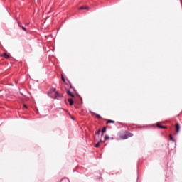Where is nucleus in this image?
I'll list each match as a JSON object with an SVG mask.
<instances>
[{"mask_svg":"<svg viewBox=\"0 0 182 182\" xmlns=\"http://www.w3.org/2000/svg\"><path fill=\"white\" fill-rule=\"evenodd\" d=\"M49 95L53 99H59V97H62L61 94H59L55 88L50 89Z\"/></svg>","mask_w":182,"mask_h":182,"instance_id":"nucleus-1","label":"nucleus"},{"mask_svg":"<svg viewBox=\"0 0 182 182\" xmlns=\"http://www.w3.org/2000/svg\"><path fill=\"white\" fill-rule=\"evenodd\" d=\"M132 136H133L132 133H125V134H121V138L122 139H127Z\"/></svg>","mask_w":182,"mask_h":182,"instance_id":"nucleus-2","label":"nucleus"},{"mask_svg":"<svg viewBox=\"0 0 182 182\" xmlns=\"http://www.w3.org/2000/svg\"><path fill=\"white\" fill-rule=\"evenodd\" d=\"M180 128H181V126H180L179 123H176V133H179V132H180Z\"/></svg>","mask_w":182,"mask_h":182,"instance_id":"nucleus-3","label":"nucleus"},{"mask_svg":"<svg viewBox=\"0 0 182 182\" xmlns=\"http://www.w3.org/2000/svg\"><path fill=\"white\" fill-rule=\"evenodd\" d=\"M156 126H158V128H167V127H163V125L161 124V123H156Z\"/></svg>","mask_w":182,"mask_h":182,"instance_id":"nucleus-4","label":"nucleus"},{"mask_svg":"<svg viewBox=\"0 0 182 182\" xmlns=\"http://www.w3.org/2000/svg\"><path fill=\"white\" fill-rule=\"evenodd\" d=\"M1 56H4V58H10L9 55H8L7 53H3Z\"/></svg>","mask_w":182,"mask_h":182,"instance_id":"nucleus-5","label":"nucleus"},{"mask_svg":"<svg viewBox=\"0 0 182 182\" xmlns=\"http://www.w3.org/2000/svg\"><path fill=\"white\" fill-rule=\"evenodd\" d=\"M68 102H70V105H73V103H74L73 99H68Z\"/></svg>","mask_w":182,"mask_h":182,"instance_id":"nucleus-6","label":"nucleus"},{"mask_svg":"<svg viewBox=\"0 0 182 182\" xmlns=\"http://www.w3.org/2000/svg\"><path fill=\"white\" fill-rule=\"evenodd\" d=\"M67 94L68 95H70L71 97H74L73 94H72V92H70V90H67Z\"/></svg>","mask_w":182,"mask_h":182,"instance_id":"nucleus-7","label":"nucleus"},{"mask_svg":"<svg viewBox=\"0 0 182 182\" xmlns=\"http://www.w3.org/2000/svg\"><path fill=\"white\" fill-rule=\"evenodd\" d=\"M107 123H115L114 119H107Z\"/></svg>","mask_w":182,"mask_h":182,"instance_id":"nucleus-8","label":"nucleus"},{"mask_svg":"<svg viewBox=\"0 0 182 182\" xmlns=\"http://www.w3.org/2000/svg\"><path fill=\"white\" fill-rule=\"evenodd\" d=\"M106 131H107V128L106 127H104L102 129V133H106Z\"/></svg>","mask_w":182,"mask_h":182,"instance_id":"nucleus-9","label":"nucleus"},{"mask_svg":"<svg viewBox=\"0 0 182 182\" xmlns=\"http://www.w3.org/2000/svg\"><path fill=\"white\" fill-rule=\"evenodd\" d=\"M61 182H69L68 178H63V180H61Z\"/></svg>","mask_w":182,"mask_h":182,"instance_id":"nucleus-10","label":"nucleus"},{"mask_svg":"<svg viewBox=\"0 0 182 182\" xmlns=\"http://www.w3.org/2000/svg\"><path fill=\"white\" fill-rule=\"evenodd\" d=\"M169 139H171V141H173V137L172 134H169Z\"/></svg>","mask_w":182,"mask_h":182,"instance_id":"nucleus-11","label":"nucleus"},{"mask_svg":"<svg viewBox=\"0 0 182 182\" xmlns=\"http://www.w3.org/2000/svg\"><path fill=\"white\" fill-rule=\"evenodd\" d=\"M105 139L107 140V139H109V136L108 134H106L105 137Z\"/></svg>","mask_w":182,"mask_h":182,"instance_id":"nucleus-12","label":"nucleus"},{"mask_svg":"<svg viewBox=\"0 0 182 182\" xmlns=\"http://www.w3.org/2000/svg\"><path fill=\"white\" fill-rule=\"evenodd\" d=\"M84 9L89 11V6H84Z\"/></svg>","mask_w":182,"mask_h":182,"instance_id":"nucleus-13","label":"nucleus"},{"mask_svg":"<svg viewBox=\"0 0 182 182\" xmlns=\"http://www.w3.org/2000/svg\"><path fill=\"white\" fill-rule=\"evenodd\" d=\"M95 115H96L97 118H102V117L100 115H99L98 113H95Z\"/></svg>","mask_w":182,"mask_h":182,"instance_id":"nucleus-14","label":"nucleus"},{"mask_svg":"<svg viewBox=\"0 0 182 182\" xmlns=\"http://www.w3.org/2000/svg\"><path fill=\"white\" fill-rule=\"evenodd\" d=\"M62 80L63 81V82H65V79L63 75H62Z\"/></svg>","mask_w":182,"mask_h":182,"instance_id":"nucleus-15","label":"nucleus"},{"mask_svg":"<svg viewBox=\"0 0 182 182\" xmlns=\"http://www.w3.org/2000/svg\"><path fill=\"white\" fill-rule=\"evenodd\" d=\"M79 9H85V6H81L80 7H79Z\"/></svg>","mask_w":182,"mask_h":182,"instance_id":"nucleus-16","label":"nucleus"},{"mask_svg":"<svg viewBox=\"0 0 182 182\" xmlns=\"http://www.w3.org/2000/svg\"><path fill=\"white\" fill-rule=\"evenodd\" d=\"M100 144V142L97 143V144H95V147H99Z\"/></svg>","mask_w":182,"mask_h":182,"instance_id":"nucleus-17","label":"nucleus"},{"mask_svg":"<svg viewBox=\"0 0 182 182\" xmlns=\"http://www.w3.org/2000/svg\"><path fill=\"white\" fill-rule=\"evenodd\" d=\"M18 26H19V27H21V28H22L23 26H22V24L21 23V22H18Z\"/></svg>","mask_w":182,"mask_h":182,"instance_id":"nucleus-18","label":"nucleus"},{"mask_svg":"<svg viewBox=\"0 0 182 182\" xmlns=\"http://www.w3.org/2000/svg\"><path fill=\"white\" fill-rule=\"evenodd\" d=\"M101 129H98V132H97V134H100Z\"/></svg>","mask_w":182,"mask_h":182,"instance_id":"nucleus-19","label":"nucleus"},{"mask_svg":"<svg viewBox=\"0 0 182 182\" xmlns=\"http://www.w3.org/2000/svg\"><path fill=\"white\" fill-rule=\"evenodd\" d=\"M22 28H23V30H25V31L26 32V27H23V26H22Z\"/></svg>","mask_w":182,"mask_h":182,"instance_id":"nucleus-20","label":"nucleus"},{"mask_svg":"<svg viewBox=\"0 0 182 182\" xmlns=\"http://www.w3.org/2000/svg\"><path fill=\"white\" fill-rule=\"evenodd\" d=\"M25 107V108H28L27 105H26V104H24L23 105Z\"/></svg>","mask_w":182,"mask_h":182,"instance_id":"nucleus-21","label":"nucleus"}]
</instances>
